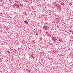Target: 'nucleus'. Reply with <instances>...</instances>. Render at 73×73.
I'll return each instance as SVG.
<instances>
[{
  "label": "nucleus",
  "instance_id": "obj_4",
  "mask_svg": "<svg viewBox=\"0 0 73 73\" xmlns=\"http://www.w3.org/2000/svg\"><path fill=\"white\" fill-rule=\"evenodd\" d=\"M52 39H53V41H56V39L54 38H52Z\"/></svg>",
  "mask_w": 73,
  "mask_h": 73
},
{
  "label": "nucleus",
  "instance_id": "obj_3",
  "mask_svg": "<svg viewBox=\"0 0 73 73\" xmlns=\"http://www.w3.org/2000/svg\"><path fill=\"white\" fill-rule=\"evenodd\" d=\"M24 23H26V24H28V22H27V21H24Z\"/></svg>",
  "mask_w": 73,
  "mask_h": 73
},
{
  "label": "nucleus",
  "instance_id": "obj_5",
  "mask_svg": "<svg viewBox=\"0 0 73 73\" xmlns=\"http://www.w3.org/2000/svg\"><path fill=\"white\" fill-rule=\"evenodd\" d=\"M8 53H9V54L10 53V52H9V51H8Z\"/></svg>",
  "mask_w": 73,
  "mask_h": 73
},
{
  "label": "nucleus",
  "instance_id": "obj_2",
  "mask_svg": "<svg viewBox=\"0 0 73 73\" xmlns=\"http://www.w3.org/2000/svg\"><path fill=\"white\" fill-rule=\"evenodd\" d=\"M44 28H45V29H46V30L47 29V27H46V26H44Z\"/></svg>",
  "mask_w": 73,
  "mask_h": 73
},
{
  "label": "nucleus",
  "instance_id": "obj_1",
  "mask_svg": "<svg viewBox=\"0 0 73 73\" xmlns=\"http://www.w3.org/2000/svg\"><path fill=\"white\" fill-rule=\"evenodd\" d=\"M15 6H16V7L17 8H19V6L18 5L16 4L15 5Z\"/></svg>",
  "mask_w": 73,
  "mask_h": 73
}]
</instances>
